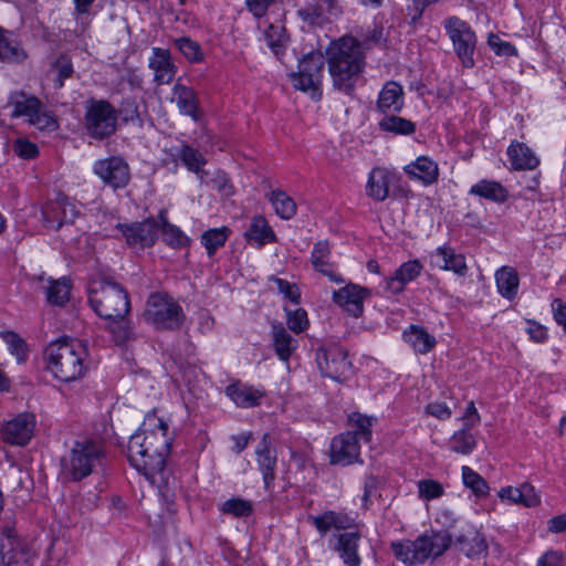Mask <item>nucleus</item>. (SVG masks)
<instances>
[{
    "mask_svg": "<svg viewBox=\"0 0 566 566\" xmlns=\"http://www.w3.org/2000/svg\"><path fill=\"white\" fill-rule=\"evenodd\" d=\"M168 424L155 412L146 415L139 430L128 441V460L130 464L154 485L164 496H169L176 488V480L170 483L166 473V457L170 448L167 438Z\"/></svg>",
    "mask_w": 566,
    "mask_h": 566,
    "instance_id": "1",
    "label": "nucleus"
},
{
    "mask_svg": "<svg viewBox=\"0 0 566 566\" xmlns=\"http://www.w3.org/2000/svg\"><path fill=\"white\" fill-rule=\"evenodd\" d=\"M327 55L334 86L349 94L365 65L360 43L352 36L342 38L328 48Z\"/></svg>",
    "mask_w": 566,
    "mask_h": 566,
    "instance_id": "2",
    "label": "nucleus"
},
{
    "mask_svg": "<svg viewBox=\"0 0 566 566\" xmlns=\"http://www.w3.org/2000/svg\"><path fill=\"white\" fill-rule=\"evenodd\" d=\"M87 355L81 340L69 337L51 342L44 350L48 368L62 381H73L85 374Z\"/></svg>",
    "mask_w": 566,
    "mask_h": 566,
    "instance_id": "3",
    "label": "nucleus"
},
{
    "mask_svg": "<svg viewBox=\"0 0 566 566\" xmlns=\"http://www.w3.org/2000/svg\"><path fill=\"white\" fill-rule=\"evenodd\" d=\"M88 301L94 312L107 321L123 319L130 310L128 293L111 279L92 282Z\"/></svg>",
    "mask_w": 566,
    "mask_h": 566,
    "instance_id": "4",
    "label": "nucleus"
},
{
    "mask_svg": "<svg viewBox=\"0 0 566 566\" xmlns=\"http://www.w3.org/2000/svg\"><path fill=\"white\" fill-rule=\"evenodd\" d=\"M143 316L155 328L163 331H178L186 319L184 310L178 302L163 292H155L148 296Z\"/></svg>",
    "mask_w": 566,
    "mask_h": 566,
    "instance_id": "5",
    "label": "nucleus"
},
{
    "mask_svg": "<svg viewBox=\"0 0 566 566\" xmlns=\"http://www.w3.org/2000/svg\"><path fill=\"white\" fill-rule=\"evenodd\" d=\"M104 451L99 443L86 440L76 441L67 457L62 459V473L72 481L88 476L97 465H102Z\"/></svg>",
    "mask_w": 566,
    "mask_h": 566,
    "instance_id": "6",
    "label": "nucleus"
},
{
    "mask_svg": "<svg viewBox=\"0 0 566 566\" xmlns=\"http://www.w3.org/2000/svg\"><path fill=\"white\" fill-rule=\"evenodd\" d=\"M324 66L325 57L319 51L304 55L298 62V71L291 74L294 87L303 92H311L313 97L319 98L318 88Z\"/></svg>",
    "mask_w": 566,
    "mask_h": 566,
    "instance_id": "7",
    "label": "nucleus"
},
{
    "mask_svg": "<svg viewBox=\"0 0 566 566\" xmlns=\"http://www.w3.org/2000/svg\"><path fill=\"white\" fill-rule=\"evenodd\" d=\"M117 111L107 101L92 99L86 107L85 129L96 139H104L116 130Z\"/></svg>",
    "mask_w": 566,
    "mask_h": 566,
    "instance_id": "8",
    "label": "nucleus"
},
{
    "mask_svg": "<svg viewBox=\"0 0 566 566\" xmlns=\"http://www.w3.org/2000/svg\"><path fill=\"white\" fill-rule=\"evenodd\" d=\"M34 553L29 544L7 526L0 539V566H31Z\"/></svg>",
    "mask_w": 566,
    "mask_h": 566,
    "instance_id": "9",
    "label": "nucleus"
},
{
    "mask_svg": "<svg viewBox=\"0 0 566 566\" xmlns=\"http://www.w3.org/2000/svg\"><path fill=\"white\" fill-rule=\"evenodd\" d=\"M444 28L463 66L472 67L476 42L474 32L465 21L458 17L448 18L444 21Z\"/></svg>",
    "mask_w": 566,
    "mask_h": 566,
    "instance_id": "10",
    "label": "nucleus"
},
{
    "mask_svg": "<svg viewBox=\"0 0 566 566\" xmlns=\"http://www.w3.org/2000/svg\"><path fill=\"white\" fill-rule=\"evenodd\" d=\"M347 356V350L337 345L321 348L316 354V361L322 375L340 381L352 367Z\"/></svg>",
    "mask_w": 566,
    "mask_h": 566,
    "instance_id": "11",
    "label": "nucleus"
},
{
    "mask_svg": "<svg viewBox=\"0 0 566 566\" xmlns=\"http://www.w3.org/2000/svg\"><path fill=\"white\" fill-rule=\"evenodd\" d=\"M94 172L114 190L125 188L130 180L129 166L118 156L97 160L94 165Z\"/></svg>",
    "mask_w": 566,
    "mask_h": 566,
    "instance_id": "12",
    "label": "nucleus"
},
{
    "mask_svg": "<svg viewBox=\"0 0 566 566\" xmlns=\"http://www.w3.org/2000/svg\"><path fill=\"white\" fill-rule=\"evenodd\" d=\"M451 544V536L448 532H432L423 534L412 541L413 560L421 564L430 557L442 555Z\"/></svg>",
    "mask_w": 566,
    "mask_h": 566,
    "instance_id": "13",
    "label": "nucleus"
},
{
    "mask_svg": "<svg viewBox=\"0 0 566 566\" xmlns=\"http://www.w3.org/2000/svg\"><path fill=\"white\" fill-rule=\"evenodd\" d=\"M451 544V536L448 532H432L423 534L412 541L413 560L421 564L430 557L442 555Z\"/></svg>",
    "mask_w": 566,
    "mask_h": 566,
    "instance_id": "14",
    "label": "nucleus"
},
{
    "mask_svg": "<svg viewBox=\"0 0 566 566\" xmlns=\"http://www.w3.org/2000/svg\"><path fill=\"white\" fill-rule=\"evenodd\" d=\"M360 447L357 434L350 431L339 434L331 443V463L343 467L359 461Z\"/></svg>",
    "mask_w": 566,
    "mask_h": 566,
    "instance_id": "15",
    "label": "nucleus"
},
{
    "mask_svg": "<svg viewBox=\"0 0 566 566\" xmlns=\"http://www.w3.org/2000/svg\"><path fill=\"white\" fill-rule=\"evenodd\" d=\"M118 228L126 238L128 245H139L140 248L151 247L156 242L159 232V224L153 218L129 226L118 224Z\"/></svg>",
    "mask_w": 566,
    "mask_h": 566,
    "instance_id": "16",
    "label": "nucleus"
},
{
    "mask_svg": "<svg viewBox=\"0 0 566 566\" xmlns=\"http://www.w3.org/2000/svg\"><path fill=\"white\" fill-rule=\"evenodd\" d=\"M35 417L32 413H20L2 428V438L14 446H25L32 438Z\"/></svg>",
    "mask_w": 566,
    "mask_h": 566,
    "instance_id": "17",
    "label": "nucleus"
},
{
    "mask_svg": "<svg viewBox=\"0 0 566 566\" xmlns=\"http://www.w3.org/2000/svg\"><path fill=\"white\" fill-rule=\"evenodd\" d=\"M369 295L367 289L355 284H348L333 293V300L336 304L344 307L349 314L358 317L363 314L364 300Z\"/></svg>",
    "mask_w": 566,
    "mask_h": 566,
    "instance_id": "18",
    "label": "nucleus"
},
{
    "mask_svg": "<svg viewBox=\"0 0 566 566\" xmlns=\"http://www.w3.org/2000/svg\"><path fill=\"white\" fill-rule=\"evenodd\" d=\"M259 470L263 475L265 489H270L275 479L276 452L272 449V439L264 433L255 451Z\"/></svg>",
    "mask_w": 566,
    "mask_h": 566,
    "instance_id": "19",
    "label": "nucleus"
},
{
    "mask_svg": "<svg viewBox=\"0 0 566 566\" xmlns=\"http://www.w3.org/2000/svg\"><path fill=\"white\" fill-rule=\"evenodd\" d=\"M431 265L444 271H452L460 276L467 275L468 266L463 254L455 253L451 247H439L430 254Z\"/></svg>",
    "mask_w": 566,
    "mask_h": 566,
    "instance_id": "20",
    "label": "nucleus"
},
{
    "mask_svg": "<svg viewBox=\"0 0 566 566\" xmlns=\"http://www.w3.org/2000/svg\"><path fill=\"white\" fill-rule=\"evenodd\" d=\"M45 221L53 226L56 216H60V220L55 230H59L63 223L73 222L80 214V210L76 207L74 200L63 193H59L55 201L51 205L50 209L43 212Z\"/></svg>",
    "mask_w": 566,
    "mask_h": 566,
    "instance_id": "21",
    "label": "nucleus"
},
{
    "mask_svg": "<svg viewBox=\"0 0 566 566\" xmlns=\"http://www.w3.org/2000/svg\"><path fill=\"white\" fill-rule=\"evenodd\" d=\"M149 67L154 71V82L157 85L171 83L176 75V66L168 50L155 48L149 59Z\"/></svg>",
    "mask_w": 566,
    "mask_h": 566,
    "instance_id": "22",
    "label": "nucleus"
},
{
    "mask_svg": "<svg viewBox=\"0 0 566 566\" xmlns=\"http://www.w3.org/2000/svg\"><path fill=\"white\" fill-rule=\"evenodd\" d=\"M360 533L357 531L345 532L337 536L335 551L347 566H359L360 557L358 555V542Z\"/></svg>",
    "mask_w": 566,
    "mask_h": 566,
    "instance_id": "23",
    "label": "nucleus"
},
{
    "mask_svg": "<svg viewBox=\"0 0 566 566\" xmlns=\"http://www.w3.org/2000/svg\"><path fill=\"white\" fill-rule=\"evenodd\" d=\"M308 518L321 534H326L332 528L347 530L355 523L354 518L349 515L335 511H326L317 516L311 515Z\"/></svg>",
    "mask_w": 566,
    "mask_h": 566,
    "instance_id": "24",
    "label": "nucleus"
},
{
    "mask_svg": "<svg viewBox=\"0 0 566 566\" xmlns=\"http://www.w3.org/2000/svg\"><path fill=\"white\" fill-rule=\"evenodd\" d=\"M422 268L419 260H410L402 263L388 280L387 287L396 294L402 292L407 283L420 275Z\"/></svg>",
    "mask_w": 566,
    "mask_h": 566,
    "instance_id": "25",
    "label": "nucleus"
},
{
    "mask_svg": "<svg viewBox=\"0 0 566 566\" xmlns=\"http://www.w3.org/2000/svg\"><path fill=\"white\" fill-rule=\"evenodd\" d=\"M403 171L411 178L420 180L423 185H431L438 178V166L428 157H419L403 167Z\"/></svg>",
    "mask_w": 566,
    "mask_h": 566,
    "instance_id": "26",
    "label": "nucleus"
},
{
    "mask_svg": "<svg viewBox=\"0 0 566 566\" xmlns=\"http://www.w3.org/2000/svg\"><path fill=\"white\" fill-rule=\"evenodd\" d=\"M8 107H12V117H28V122L42 108L41 101L35 96H27L24 93L11 94Z\"/></svg>",
    "mask_w": 566,
    "mask_h": 566,
    "instance_id": "27",
    "label": "nucleus"
},
{
    "mask_svg": "<svg viewBox=\"0 0 566 566\" xmlns=\"http://www.w3.org/2000/svg\"><path fill=\"white\" fill-rule=\"evenodd\" d=\"M402 87L397 82H388L381 90L377 107L382 113L399 112L403 106Z\"/></svg>",
    "mask_w": 566,
    "mask_h": 566,
    "instance_id": "28",
    "label": "nucleus"
},
{
    "mask_svg": "<svg viewBox=\"0 0 566 566\" xmlns=\"http://www.w3.org/2000/svg\"><path fill=\"white\" fill-rule=\"evenodd\" d=\"M499 496L526 507H533L539 504L538 495L535 493L533 485L528 483H524L520 488H503L499 492Z\"/></svg>",
    "mask_w": 566,
    "mask_h": 566,
    "instance_id": "29",
    "label": "nucleus"
},
{
    "mask_svg": "<svg viewBox=\"0 0 566 566\" xmlns=\"http://www.w3.org/2000/svg\"><path fill=\"white\" fill-rule=\"evenodd\" d=\"M454 546L471 558L485 555L488 551L485 537L475 531H470L459 536L454 542Z\"/></svg>",
    "mask_w": 566,
    "mask_h": 566,
    "instance_id": "30",
    "label": "nucleus"
},
{
    "mask_svg": "<svg viewBox=\"0 0 566 566\" xmlns=\"http://www.w3.org/2000/svg\"><path fill=\"white\" fill-rule=\"evenodd\" d=\"M227 395L240 408H251L260 405L263 392L249 386L232 384L226 389Z\"/></svg>",
    "mask_w": 566,
    "mask_h": 566,
    "instance_id": "31",
    "label": "nucleus"
},
{
    "mask_svg": "<svg viewBox=\"0 0 566 566\" xmlns=\"http://www.w3.org/2000/svg\"><path fill=\"white\" fill-rule=\"evenodd\" d=\"M507 156L515 170H531L539 164L533 151L523 143H513L507 149Z\"/></svg>",
    "mask_w": 566,
    "mask_h": 566,
    "instance_id": "32",
    "label": "nucleus"
},
{
    "mask_svg": "<svg viewBox=\"0 0 566 566\" xmlns=\"http://www.w3.org/2000/svg\"><path fill=\"white\" fill-rule=\"evenodd\" d=\"M273 347L281 360H289L296 349L297 342L281 324L272 325Z\"/></svg>",
    "mask_w": 566,
    "mask_h": 566,
    "instance_id": "33",
    "label": "nucleus"
},
{
    "mask_svg": "<svg viewBox=\"0 0 566 566\" xmlns=\"http://www.w3.org/2000/svg\"><path fill=\"white\" fill-rule=\"evenodd\" d=\"M367 193L376 201H384L389 195V174L388 171L375 168L367 182Z\"/></svg>",
    "mask_w": 566,
    "mask_h": 566,
    "instance_id": "34",
    "label": "nucleus"
},
{
    "mask_svg": "<svg viewBox=\"0 0 566 566\" xmlns=\"http://www.w3.org/2000/svg\"><path fill=\"white\" fill-rule=\"evenodd\" d=\"M172 101L176 102L180 113L197 118V97L192 88L176 84L172 88Z\"/></svg>",
    "mask_w": 566,
    "mask_h": 566,
    "instance_id": "35",
    "label": "nucleus"
},
{
    "mask_svg": "<svg viewBox=\"0 0 566 566\" xmlns=\"http://www.w3.org/2000/svg\"><path fill=\"white\" fill-rule=\"evenodd\" d=\"M244 235L248 240L254 241L259 245H263L266 241L273 242L276 240L273 230L263 216H255L252 219Z\"/></svg>",
    "mask_w": 566,
    "mask_h": 566,
    "instance_id": "36",
    "label": "nucleus"
},
{
    "mask_svg": "<svg viewBox=\"0 0 566 566\" xmlns=\"http://www.w3.org/2000/svg\"><path fill=\"white\" fill-rule=\"evenodd\" d=\"M495 279L500 294L509 300L514 298L518 287L516 271L512 268L503 266L496 272Z\"/></svg>",
    "mask_w": 566,
    "mask_h": 566,
    "instance_id": "37",
    "label": "nucleus"
},
{
    "mask_svg": "<svg viewBox=\"0 0 566 566\" xmlns=\"http://www.w3.org/2000/svg\"><path fill=\"white\" fill-rule=\"evenodd\" d=\"M470 192L495 202H504L507 199L506 189L496 181L482 180L472 186Z\"/></svg>",
    "mask_w": 566,
    "mask_h": 566,
    "instance_id": "38",
    "label": "nucleus"
},
{
    "mask_svg": "<svg viewBox=\"0 0 566 566\" xmlns=\"http://www.w3.org/2000/svg\"><path fill=\"white\" fill-rule=\"evenodd\" d=\"M44 291L46 301L51 305L63 306L70 298V281L65 277L62 280H49V286Z\"/></svg>",
    "mask_w": 566,
    "mask_h": 566,
    "instance_id": "39",
    "label": "nucleus"
},
{
    "mask_svg": "<svg viewBox=\"0 0 566 566\" xmlns=\"http://www.w3.org/2000/svg\"><path fill=\"white\" fill-rule=\"evenodd\" d=\"M331 254L329 244L327 241H319L314 245V249L312 251L311 261L313 266L323 273L324 275H327L334 281H338L334 273L329 270L331 263L328 261Z\"/></svg>",
    "mask_w": 566,
    "mask_h": 566,
    "instance_id": "40",
    "label": "nucleus"
},
{
    "mask_svg": "<svg viewBox=\"0 0 566 566\" xmlns=\"http://www.w3.org/2000/svg\"><path fill=\"white\" fill-rule=\"evenodd\" d=\"M269 200L282 219L289 220L296 213V203L282 190H273L269 196Z\"/></svg>",
    "mask_w": 566,
    "mask_h": 566,
    "instance_id": "41",
    "label": "nucleus"
},
{
    "mask_svg": "<svg viewBox=\"0 0 566 566\" xmlns=\"http://www.w3.org/2000/svg\"><path fill=\"white\" fill-rule=\"evenodd\" d=\"M472 428L463 427L450 438V449L455 453L469 454L476 446L474 436L470 432Z\"/></svg>",
    "mask_w": 566,
    "mask_h": 566,
    "instance_id": "42",
    "label": "nucleus"
},
{
    "mask_svg": "<svg viewBox=\"0 0 566 566\" xmlns=\"http://www.w3.org/2000/svg\"><path fill=\"white\" fill-rule=\"evenodd\" d=\"M408 337L413 348L420 354L430 352L436 345L434 337L429 335L422 327L416 325H411Z\"/></svg>",
    "mask_w": 566,
    "mask_h": 566,
    "instance_id": "43",
    "label": "nucleus"
},
{
    "mask_svg": "<svg viewBox=\"0 0 566 566\" xmlns=\"http://www.w3.org/2000/svg\"><path fill=\"white\" fill-rule=\"evenodd\" d=\"M462 479L467 488H469L476 496H485L489 493L486 481L471 468L462 467Z\"/></svg>",
    "mask_w": 566,
    "mask_h": 566,
    "instance_id": "44",
    "label": "nucleus"
},
{
    "mask_svg": "<svg viewBox=\"0 0 566 566\" xmlns=\"http://www.w3.org/2000/svg\"><path fill=\"white\" fill-rule=\"evenodd\" d=\"M379 127L385 132L408 135L415 132V124L406 118L388 116L380 120Z\"/></svg>",
    "mask_w": 566,
    "mask_h": 566,
    "instance_id": "45",
    "label": "nucleus"
},
{
    "mask_svg": "<svg viewBox=\"0 0 566 566\" xmlns=\"http://www.w3.org/2000/svg\"><path fill=\"white\" fill-rule=\"evenodd\" d=\"M229 234V229L223 227L221 229H210L201 237V242L206 247L208 254L212 255L216 250L222 247Z\"/></svg>",
    "mask_w": 566,
    "mask_h": 566,
    "instance_id": "46",
    "label": "nucleus"
},
{
    "mask_svg": "<svg viewBox=\"0 0 566 566\" xmlns=\"http://www.w3.org/2000/svg\"><path fill=\"white\" fill-rule=\"evenodd\" d=\"M23 51L17 43L3 35V31L0 32V60L9 62H18L24 59Z\"/></svg>",
    "mask_w": 566,
    "mask_h": 566,
    "instance_id": "47",
    "label": "nucleus"
},
{
    "mask_svg": "<svg viewBox=\"0 0 566 566\" xmlns=\"http://www.w3.org/2000/svg\"><path fill=\"white\" fill-rule=\"evenodd\" d=\"M221 511L234 517H245L252 513V505L247 500L233 497L222 504Z\"/></svg>",
    "mask_w": 566,
    "mask_h": 566,
    "instance_id": "48",
    "label": "nucleus"
},
{
    "mask_svg": "<svg viewBox=\"0 0 566 566\" xmlns=\"http://www.w3.org/2000/svg\"><path fill=\"white\" fill-rule=\"evenodd\" d=\"M160 218L163 219V226H161V233H163V240L174 247L179 248L186 244L187 238L184 235V233L180 231L179 228L170 224L164 219V213L160 212Z\"/></svg>",
    "mask_w": 566,
    "mask_h": 566,
    "instance_id": "49",
    "label": "nucleus"
},
{
    "mask_svg": "<svg viewBox=\"0 0 566 566\" xmlns=\"http://www.w3.org/2000/svg\"><path fill=\"white\" fill-rule=\"evenodd\" d=\"M331 8L334 4L333 0H318L315 3L308 4L297 11L298 17L310 23L314 24L323 14L324 6Z\"/></svg>",
    "mask_w": 566,
    "mask_h": 566,
    "instance_id": "50",
    "label": "nucleus"
},
{
    "mask_svg": "<svg viewBox=\"0 0 566 566\" xmlns=\"http://www.w3.org/2000/svg\"><path fill=\"white\" fill-rule=\"evenodd\" d=\"M180 159L189 170L199 172L200 168L206 164V159L201 153L190 146H182L180 150Z\"/></svg>",
    "mask_w": 566,
    "mask_h": 566,
    "instance_id": "51",
    "label": "nucleus"
},
{
    "mask_svg": "<svg viewBox=\"0 0 566 566\" xmlns=\"http://www.w3.org/2000/svg\"><path fill=\"white\" fill-rule=\"evenodd\" d=\"M265 39L273 53L279 56L284 43L286 42V34L282 25L270 24L265 31Z\"/></svg>",
    "mask_w": 566,
    "mask_h": 566,
    "instance_id": "52",
    "label": "nucleus"
},
{
    "mask_svg": "<svg viewBox=\"0 0 566 566\" xmlns=\"http://www.w3.org/2000/svg\"><path fill=\"white\" fill-rule=\"evenodd\" d=\"M175 44L184 54V56L187 57L190 62H198L203 56L200 45L189 38H179L175 40Z\"/></svg>",
    "mask_w": 566,
    "mask_h": 566,
    "instance_id": "53",
    "label": "nucleus"
},
{
    "mask_svg": "<svg viewBox=\"0 0 566 566\" xmlns=\"http://www.w3.org/2000/svg\"><path fill=\"white\" fill-rule=\"evenodd\" d=\"M349 421L357 428L356 431L353 432L357 434V440L361 438L366 442H369L371 438V426L374 419L355 412L349 416Z\"/></svg>",
    "mask_w": 566,
    "mask_h": 566,
    "instance_id": "54",
    "label": "nucleus"
},
{
    "mask_svg": "<svg viewBox=\"0 0 566 566\" xmlns=\"http://www.w3.org/2000/svg\"><path fill=\"white\" fill-rule=\"evenodd\" d=\"M419 496L430 501L438 499L443 494V486L436 480H420L418 482Z\"/></svg>",
    "mask_w": 566,
    "mask_h": 566,
    "instance_id": "55",
    "label": "nucleus"
},
{
    "mask_svg": "<svg viewBox=\"0 0 566 566\" xmlns=\"http://www.w3.org/2000/svg\"><path fill=\"white\" fill-rule=\"evenodd\" d=\"M52 67L57 72V84L56 86L61 88L64 85V81L71 77L73 73V66L71 60L66 55H60Z\"/></svg>",
    "mask_w": 566,
    "mask_h": 566,
    "instance_id": "56",
    "label": "nucleus"
},
{
    "mask_svg": "<svg viewBox=\"0 0 566 566\" xmlns=\"http://www.w3.org/2000/svg\"><path fill=\"white\" fill-rule=\"evenodd\" d=\"M413 546L411 541L391 543V551L397 559L408 565H413Z\"/></svg>",
    "mask_w": 566,
    "mask_h": 566,
    "instance_id": "57",
    "label": "nucleus"
},
{
    "mask_svg": "<svg viewBox=\"0 0 566 566\" xmlns=\"http://www.w3.org/2000/svg\"><path fill=\"white\" fill-rule=\"evenodd\" d=\"M308 325L307 314L303 308L287 311V326L294 333L303 332Z\"/></svg>",
    "mask_w": 566,
    "mask_h": 566,
    "instance_id": "58",
    "label": "nucleus"
},
{
    "mask_svg": "<svg viewBox=\"0 0 566 566\" xmlns=\"http://www.w3.org/2000/svg\"><path fill=\"white\" fill-rule=\"evenodd\" d=\"M40 130L53 132L57 128L56 119L48 112L36 111L29 122Z\"/></svg>",
    "mask_w": 566,
    "mask_h": 566,
    "instance_id": "59",
    "label": "nucleus"
},
{
    "mask_svg": "<svg viewBox=\"0 0 566 566\" xmlns=\"http://www.w3.org/2000/svg\"><path fill=\"white\" fill-rule=\"evenodd\" d=\"M13 150L23 159H32L39 154L38 146L25 138H18L13 143Z\"/></svg>",
    "mask_w": 566,
    "mask_h": 566,
    "instance_id": "60",
    "label": "nucleus"
},
{
    "mask_svg": "<svg viewBox=\"0 0 566 566\" xmlns=\"http://www.w3.org/2000/svg\"><path fill=\"white\" fill-rule=\"evenodd\" d=\"M3 339L9 345L10 350L14 354L19 360L24 359L25 356V343L24 340L14 332H6L2 334Z\"/></svg>",
    "mask_w": 566,
    "mask_h": 566,
    "instance_id": "61",
    "label": "nucleus"
},
{
    "mask_svg": "<svg viewBox=\"0 0 566 566\" xmlns=\"http://www.w3.org/2000/svg\"><path fill=\"white\" fill-rule=\"evenodd\" d=\"M271 280L276 284L280 293H282L286 298H289L294 304L300 303L301 293L295 284H291L287 281L279 277H272Z\"/></svg>",
    "mask_w": 566,
    "mask_h": 566,
    "instance_id": "62",
    "label": "nucleus"
},
{
    "mask_svg": "<svg viewBox=\"0 0 566 566\" xmlns=\"http://www.w3.org/2000/svg\"><path fill=\"white\" fill-rule=\"evenodd\" d=\"M488 43L496 54L506 56L516 55V49L511 43L502 41L496 34L491 33Z\"/></svg>",
    "mask_w": 566,
    "mask_h": 566,
    "instance_id": "63",
    "label": "nucleus"
},
{
    "mask_svg": "<svg viewBox=\"0 0 566 566\" xmlns=\"http://www.w3.org/2000/svg\"><path fill=\"white\" fill-rule=\"evenodd\" d=\"M112 322L115 324L112 328V333L115 336L116 343L122 344L130 338L132 331L128 325V322H126L125 318Z\"/></svg>",
    "mask_w": 566,
    "mask_h": 566,
    "instance_id": "64",
    "label": "nucleus"
}]
</instances>
